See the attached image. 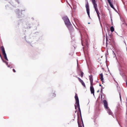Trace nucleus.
<instances>
[{
  "label": "nucleus",
  "mask_w": 127,
  "mask_h": 127,
  "mask_svg": "<svg viewBox=\"0 0 127 127\" xmlns=\"http://www.w3.org/2000/svg\"><path fill=\"white\" fill-rule=\"evenodd\" d=\"M102 89H101V92L102 91Z\"/></svg>",
  "instance_id": "nucleus-26"
},
{
  "label": "nucleus",
  "mask_w": 127,
  "mask_h": 127,
  "mask_svg": "<svg viewBox=\"0 0 127 127\" xmlns=\"http://www.w3.org/2000/svg\"><path fill=\"white\" fill-rule=\"evenodd\" d=\"M89 79L90 82V84H93V76L92 75H90L89 76Z\"/></svg>",
  "instance_id": "nucleus-9"
},
{
  "label": "nucleus",
  "mask_w": 127,
  "mask_h": 127,
  "mask_svg": "<svg viewBox=\"0 0 127 127\" xmlns=\"http://www.w3.org/2000/svg\"><path fill=\"white\" fill-rule=\"evenodd\" d=\"M52 95H53V96L54 97L55 96H56V95L54 93H53Z\"/></svg>",
  "instance_id": "nucleus-20"
},
{
  "label": "nucleus",
  "mask_w": 127,
  "mask_h": 127,
  "mask_svg": "<svg viewBox=\"0 0 127 127\" xmlns=\"http://www.w3.org/2000/svg\"><path fill=\"white\" fill-rule=\"evenodd\" d=\"M102 97V95H101V97Z\"/></svg>",
  "instance_id": "nucleus-27"
},
{
  "label": "nucleus",
  "mask_w": 127,
  "mask_h": 127,
  "mask_svg": "<svg viewBox=\"0 0 127 127\" xmlns=\"http://www.w3.org/2000/svg\"><path fill=\"white\" fill-rule=\"evenodd\" d=\"M75 77L78 78L79 80L81 83L84 86V87H85V84L84 83L83 81L81 79H80L79 77H77L76 76Z\"/></svg>",
  "instance_id": "nucleus-8"
},
{
  "label": "nucleus",
  "mask_w": 127,
  "mask_h": 127,
  "mask_svg": "<svg viewBox=\"0 0 127 127\" xmlns=\"http://www.w3.org/2000/svg\"><path fill=\"white\" fill-rule=\"evenodd\" d=\"M99 92V90H98L97 91V93H98Z\"/></svg>",
  "instance_id": "nucleus-24"
},
{
  "label": "nucleus",
  "mask_w": 127,
  "mask_h": 127,
  "mask_svg": "<svg viewBox=\"0 0 127 127\" xmlns=\"http://www.w3.org/2000/svg\"><path fill=\"white\" fill-rule=\"evenodd\" d=\"M75 108L76 109H77V106L76 105H75Z\"/></svg>",
  "instance_id": "nucleus-21"
},
{
  "label": "nucleus",
  "mask_w": 127,
  "mask_h": 127,
  "mask_svg": "<svg viewBox=\"0 0 127 127\" xmlns=\"http://www.w3.org/2000/svg\"><path fill=\"white\" fill-rule=\"evenodd\" d=\"M2 60V61H3V62H4V63H5L7 65H8V63H7V61H4V60Z\"/></svg>",
  "instance_id": "nucleus-17"
},
{
  "label": "nucleus",
  "mask_w": 127,
  "mask_h": 127,
  "mask_svg": "<svg viewBox=\"0 0 127 127\" xmlns=\"http://www.w3.org/2000/svg\"><path fill=\"white\" fill-rule=\"evenodd\" d=\"M103 102L105 108L106 109H108L109 108L108 106V103L107 101L105 100H103Z\"/></svg>",
  "instance_id": "nucleus-7"
},
{
  "label": "nucleus",
  "mask_w": 127,
  "mask_h": 127,
  "mask_svg": "<svg viewBox=\"0 0 127 127\" xmlns=\"http://www.w3.org/2000/svg\"><path fill=\"white\" fill-rule=\"evenodd\" d=\"M0 48L2 50V54L3 55L5 59L7 60H8L6 56V55L5 53V51L4 47L3 46H1Z\"/></svg>",
  "instance_id": "nucleus-4"
},
{
  "label": "nucleus",
  "mask_w": 127,
  "mask_h": 127,
  "mask_svg": "<svg viewBox=\"0 0 127 127\" xmlns=\"http://www.w3.org/2000/svg\"><path fill=\"white\" fill-rule=\"evenodd\" d=\"M65 24L70 32H72L74 30V29L72 25L69 21V19L67 17H64L63 18Z\"/></svg>",
  "instance_id": "nucleus-1"
},
{
  "label": "nucleus",
  "mask_w": 127,
  "mask_h": 127,
  "mask_svg": "<svg viewBox=\"0 0 127 127\" xmlns=\"http://www.w3.org/2000/svg\"><path fill=\"white\" fill-rule=\"evenodd\" d=\"M109 36H110V38H109V37H107V36H106V44H107L108 43V39H109V40H110V39L111 38V37H112L111 35H109Z\"/></svg>",
  "instance_id": "nucleus-11"
},
{
  "label": "nucleus",
  "mask_w": 127,
  "mask_h": 127,
  "mask_svg": "<svg viewBox=\"0 0 127 127\" xmlns=\"http://www.w3.org/2000/svg\"><path fill=\"white\" fill-rule=\"evenodd\" d=\"M91 0L93 4L96 3L95 0Z\"/></svg>",
  "instance_id": "nucleus-16"
},
{
  "label": "nucleus",
  "mask_w": 127,
  "mask_h": 127,
  "mask_svg": "<svg viewBox=\"0 0 127 127\" xmlns=\"http://www.w3.org/2000/svg\"><path fill=\"white\" fill-rule=\"evenodd\" d=\"M81 73V75H80V76H81L82 77H83V75L84 73L81 71H80Z\"/></svg>",
  "instance_id": "nucleus-15"
},
{
  "label": "nucleus",
  "mask_w": 127,
  "mask_h": 127,
  "mask_svg": "<svg viewBox=\"0 0 127 127\" xmlns=\"http://www.w3.org/2000/svg\"><path fill=\"white\" fill-rule=\"evenodd\" d=\"M107 109V112L110 115L112 116L113 113L110 109L108 108V109Z\"/></svg>",
  "instance_id": "nucleus-13"
},
{
  "label": "nucleus",
  "mask_w": 127,
  "mask_h": 127,
  "mask_svg": "<svg viewBox=\"0 0 127 127\" xmlns=\"http://www.w3.org/2000/svg\"><path fill=\"white\" fill-rule=\"evenodd\" d=\"M107 0L108 1V2L109 3V5H110V7L111 8H113V9H114L115 8L114 7V6L113 5H112V4L111 3V0Z\"/></svg>",
  "instance_id": "nucleus-12"
},
{
  "label": "nucleus",
  "mask_w": 127,
  "mask_h": 127,
  "mask_svg": "<svg viewBox=\"0 0 127 127\" xmlns=\"http://www.w3.org/2000/svg\"><path fill=\"white\" fill-rule=\"evenodd\" d=\"M110 29L111 31L112 32H114V28L113 26H112L110 28Z\"/></svg>",
  "instance_id": "nucleus-14"
},
{
  "label": "nucleus",
  "mask_w": 127,
  "mask_h": 127,
  "mask_svg": "<svg viewBox=\"0 0 127 127\" xmlns=\"http://www.w3.org/2000/svg\"><path fill=\"white\" fill-rule=\"evenodd\" d=\"M75 98L76 100V103L75 105H76L77 107L78 108H80V105L79 102V100L77 95L76 94Z\"/></svg>",
  "instance_id": "nucleus-3"
},
{
  "label": "nucleus",
  "mask_w": 127,
  "mask_h": 127,
  "mask_svg": "<svg viewBox=\"0 0 127 127\" xmlns=\"http://www.w3.org/2000/svg\"><path fill=\"white\" fill-rule=\"evenodd\" d=\"M103 75L102 73L100 74V75L99 77L101 80L102 81L103 83Z\"/></svg>",
  "instance_id": "nucleus-10"
},
{
  "label": "nucleus",
  "mask_w": 127,
  "mask_h": 127,
  "mask_svg": "<svg viewBox=\"0 0 127 127\" xmlns=\"http://www.w3.org/2000/svg\"><path fill=\"white\" fill-rule=\"evenodd\" d=\"M82 123L83 124V126H84L83 124V121H82Z\"/></svg>",
  "instance_id": "nucleus-23"
},
{
  "label": "nucleus",
  "mask_w": 127,
  "mask_h": 127,
  "mask_svg": "<svg viewBox=\"0 0 127 127\" xmlns=\"http://www.w3.org/2000/svg\"><path fill=\"white\" fill-rule=\"evenodd\" d=\"M13 71L14 72H16V71L15 70V69H13Z\"/></svg>",
  "instance_id": "nucleus-22"
},
{
  "label": "nucleus",
  "mask_w": 127,
  "mask_h": 127,
  "mask_svg": "<svg viewBox=\"0 0 127 127\" xmlns=\"http://www.w3.org/2000/svg\"><path fill=\"white\" fill-rule=\"evenodd\" d=\"M94 8L96 13L99 19V20L100 18L99 16V14H100L99 12L98 9L97 8V5L96 3L93 4Z\"/></svg>",
  "instance_id": "nucleus-2"
},
{
  "label": "nucleus",
  "mask_w": 127,
  "mask_h": 127,
  "mask_svg": "<svg viewBox=\"0 0 127 127\" xmlns=\"http://www.w3.org/2000/svg\"><path fill=\"white\" fill-rule=\"evenodd\" d=\"M119 94L120 97V100H121V94L120 93H119Z\"/></svg>",
  "instance_id": "nucleus-19"
},
{
  "label": "nucleus",
  "mask_w": 127,
  "mask_h": 127,
  "mask_svg": "<svg viewBox=\"0 0 127 127\" xmlns=\"http://www.w3.org/2000/svg\"><path fill=\"white\" fill-rule=\"evenodd\" d=\"M90 90L91 93L92 94H93V95H94V89L93 87V84L91 85Z\"/></svg>",
  "instance_id": "nucleus-6"
},
{
  "label": "nucleus",
  "mask_w": 127,
  "mask_h": 127,
  "mask_svg": "<svg viewBox=\"0 0 127 127\" xmlns=\"http://www.w3.org/2000/svg\"><path fill=\"white\" fill-rule=\"evenodd\" d=\"M78 109L79 111V112L80 113V115H81V111L80 108H79Z\"/></svg>",
  "instance_id": "nucleus-18"
},
{
  "label": "nucleus",
  "mask_w": 127,
  "mask_h": 127,
  "mask_svg": "<svg viewBox=\"0 0 127 127\" xmlns=\"http://www.w3.org/2000/svg\"><path fill=\"white\" fill-rule=\"evenodd\" d=\"M8 67H9V65H8Z\"/></svg>",
  "instance_id": "nucleus-28"
},
{
  "label": "nucleus",
  "mask_w": 127,
  "mask_h": 127,
  "mask_svg": "<svg viewBox=\"0 0 127 127\" xmlns=\"http://www.w3.org/2000/svg\"><path fill=\"white\" fill-rule=\"evenodd\" d=\"M99 86H101V84H99Z\"/></svg>",
  "instance_id": "nucleus-25"
},
{
  "label": "nucleus",
  "mask_w": 127,
  "mask_h": 127,
  "mask_svg": "<svg viewBox=\"0 0 127 127\" xmlns=\"http://www.w3.org/2000/svg\"><path fill=\"white\" fill-rule=\"evenodd\" d=\"M86 11L88 15L89 16V17H90V9L89 8V6L88 5V2H87V3L86 4Z\"/></svg>",
  "instance_id": "nucleus-5"
}]
</instances>
